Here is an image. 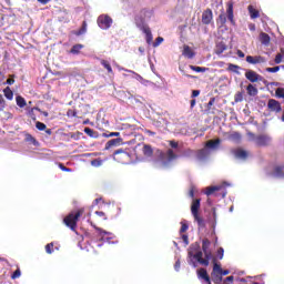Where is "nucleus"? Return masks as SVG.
Segmentation results:
<instances>
[{"label": "nucleus", "mask_w": 284, "mask_h": 284, "mask_svg": "<svg viewBox=\"0 0 284 284\" xmlns=\"http://www.w3.org/2000/svg\"><path fill=\"white\" fill-rule=\"evenodd\" d=\"M6 110V100L3 99V95L0 94V112H3Z\"/></svg>", "instance_id": "49"}, {"label": "nucleus", "mask_w": 284, "mask_h": 284, "mask_svg": "<svg viewBox=\"0 0 284 284\" xmlns=\"http://www.w3.org/2000/svg\"><path fill=\"white\" fill-rule=\"evenodd\" d=\"M246 62L251 63L252 65H256L258 63H267V59H265V57H262V55H256V57L247 55Z\"/></svg>", "instance_id": "13"}, {"label": "nucleus", "mask_w": 284, "mask_h": 284, "mask_svg": "<svg viewBox=\"0 0 284 284\" xmlns=\"http://www.w3.org/2000/svg\"><path fill=\"white\" fill-rule=\"evenodd\" d=\"M196 274H197V278L200 281H204V283H206V284H212V281L210 280V275L207 274V270L199 268L196 271Z\"/></svg>", "instance_id": "14"}, {"label": "nucleus", "mask_w": 284, "mask_h": 284, "mask_svg": "<svg viewBox=\"0 0 284 284\" xmlns=\"http://www.w3.org/2000/svg\"><path fill=\"white\" fill-rule=\"evenodd\" d=\"M193 219L197 222L199 227H205V221L201 217V215L193 216Z\"/></svg>", "instance_id": "37"}, {"label": "nucleus", "mask_w": 284, "mask_h": 284, "mask_svg": "<svg viewBox=\"0 0 284 284\" xmlns=\"http://www.w3.org/2000/svg\"><path fill=\"white\" fill-rule=\"evenodd\" d=\"M85 32H88V22L83 21L82 27L78 31H74V34L75 37H82Z\"/></svg>", "instance_id": "25"}, {"label": "nucleus", "mask_w": 284, "mask_h": 284, "mask_svg": "<svg viewBox=\"0 0 284 284\" xmlns=\"http://www.w3.org/2000/svg\"><path fill=\"white\" fill-rule=\"evenodd\" d=\"M221 272H223V268H221V265L215 263L213 265L212 276H216V274H221Z\"/></svg>", "instance_id": "38"}, {"label": "nucleus", "mask_w": 284, "mask_h": 284, "mask_svg": "<svg viewBox=\"0 0 284 284\" xmlns=\"http://www.w3.org/2000/svg\"><path fill=\"white\" fill-rule=\"evenodd\" d=\"M126 72H129L130 74H133L132 78L135 79V81H139V82L143 81V77H141V74L132 70H126Z\"/></svg>", "instance_id": "39"}, {"label": "nucleus", "mask_w": 284, "mask_h": 284, "mask_svg": "<svg viewBox=\"0 0 284 284\" xmlns=\"http://www.w3.org/2000/svg\"><path fill=\"white\" fill-rule=\"evenodd\" d=\"M281 70V67L266 68V72L276 73Z\"/></svg>", "instance_id": "55"}, {"label": "nucleus", "mask_w": 284, "mask_h": 284, "mask_svg": "<svg viewBox=\"0 0 284 284\" xmlns=\"http://www.w3.org/2000/svg\"><path fill=\"white\" fill-rule=\"evenodd\" d=\"M182 54L186 59H194V51H192V48H190L189 45H184Z\"/></svg>", "instance_id": "22"}, {"label": "nucleus", "mask_w": 284, "mask_h": 284, "mask_svg": "<svg viewBox=\"0 0 284 284\" xmlns=\"http://www.w3.org/2000/svg\"><path fill=\"white\" fill-rule=\"evenodd\" d=\"M245 78L251 83H258V81H263V77H261L256 71L246 70Z\"/></svg>", "instance_id": "12"}, {"label": "nucleus", "mask_w": 284, "mask_h": 284, "mask_svg": "<svg viewBox=\"0 0 284 284\" xmlns=\"http://www.w3.org/2000/svg\"><path fill=\"white\" fill-rule=\"evenodd\" d=\"M83 50V44H75L71 48L70 52L71 54H80Z\"/></svg>", "instance_id": "30"}, {"label": "nucleus", "mask_w": 284, "mask_h": 284, "mask_svg": "<svg viewBox=\"0 0 284 284\" xmlns=\"http://www.w3.org/2000/svg\"><path fill=\"white\" fill-rule=\"evenodd\" d=\"M235 103H242L243 101V92H237L234 97Z\"/></svg>", "instance_id": "45"}, {"label": "nucleus", "mask_w": 284, "mask_h": 284, "mask_svg": "<svg viewBox=\"0 0 284 284\" xmlns=\"http://www.w3.org/2000/svg\"><path fill=\"white\" fill-rule=\"evenodd\" d=\"M248 12L251 14V19H258L260 13L256 9L252 8V6L248 7Z\"/></svg>", "instance_id": "31"}, {"label": "nucleus", "mask_w": 284, "mask_h": 284, "mask_svg": "<svg viewBox=\"0 0 284 284\" xmlns=\"http://www.w3.org/2000/svg\"><path fill=\"white\" fill-rule=\"evenodd\" d=\"M226 14H227L229 21H231V23H234V3L232 2L227 3Z\"/></svg>", "instance_id": "21"}, {"label": "nucleus", "mask_w": 284, "mask_h": 284, "mask_svg": "<svg viewBox=\"0 0 284 284\" xmlns=\"http://www.w3.org/2000/svg\"><path fill=\"white\" fill-rule=\"evenodd\" d=\"M214 103H216V98H211L209 103L206 104V112L209 114H214Z\"/></svg>", "instance_id": "26"}, {"label": "nucleus", "mask_w": 284, "mask_h": 284, "mask_svg": "<svg viewBox=\"0 0 284 284\" xmlns=\"http://www.w3.org/2000/svg\"><path fill=\"white\" fill-rule=\"evenodd\" d=\"M164 39L162 37H158L153 43V48H159L163 43Z\"/></svg>", "instance_id": "47"}, {"label": "nucleus", "mask_w": 284, "mask_h": 284, "mask_svg": "<svg viewBox=\"0 0 284 284\" xmlns=\"http://www.w3.org/2000/svg\"><path fill=\"white\" fill-rule=\"evenodd\" d=\"M189 227L190 226L187 225V221H182L181 222L180 233L183 234V233L187 232Z\"/></svg>", "instance_id": "43"}, {"label": "nucleus", "mask_w": 284, "mask_h": 284, "mask_svg": "<svg viewBox=\"0 0 284 284\" xmlns=\"http://www.w3.org/2000/svg\"><path fill=\"white\" fill-rule=\"evenodd\" d=\"M237 57H240V59H244L245 58V53L241 50H237Z\"/></svg>", "instance_id": "63"}, {"label": "nucleus", "mask_w": 284, "mask_h": 284, "mask_svg": "<svg viewBox=\"0 0 284 284\" xmlns=\"http://www.w3.org/2000/svg\"><path fill=\"white\" fill-rule=\"evenodd\" d=\"M212 19H213V13L210 9H206L203 13H202V22L205 26H210V23H212Z\"/></svg>", "instance_id": "18"}, {"label": "nucleus", "mask_w": 284, "mask_h": 284, "mask_svg": "<svg viewBox=\"0 0 284 284\" xmlns=\"http://www.w3.org/2000/svg\"><path fill=\"white\" fill-rule=\"evenodd\" d=\"M80 217H81V211H78L75 213L71 212L68 216L63 219V223L64 225H67V227H70V230L74 232V230H77V223L79 222Z\"/></svg>", "instance_id": "5"}, {"label": "nucleus", "mask_w": 284, "mask_h": 284, "mask_svg": "<svg viewBox=\"0 0 284 284\" xmlns=\"http://www.w3.org/2000/svg\"><path fill=\"white\" fill-rule=\"evenodd\" d=\"M224 254H225V250H224L223 247H220V248L217 250V258H219L220 261H223Z\"/></svg>", "instance_id": "50"}, {"label": "nucleus", "mask_w": 284, "mask_h": 284, "mask_svg": "<svg viewBox=\"0 0 284 284\" xmlns=\"http://www.w3.org/2000/svg\"><path fill=\"white\" fill-rule=\"evenodd\" d=\"M101 65L105 68L109 74H112L113 71H112V65H110V62H108L106 60H101Z\"/></svg>", "instance_id": "34"}, {"label": "nucleus", "mask_w": 284, "mask_h": 284, "mask_svg": "<svg viewBox=\"0 0 284 284\" xmlns=\"http://www.w3.org/2000/svg\"><path fill=\"white\" fill-rule=\"evenodd\" d=\"M21 277V270L17 268L13 274L11 275V278H20Z\"/></svg>", "instance_id": "52"}, {"label": "nucleus", "mask_w": 284, "mask_h": 284, "mask_svg": "<svg viewBox=\"0 0 284 284\" xmlns=\"http://www.w3.org/2000/svg\"><path fill=\"white\" fill-rule=\"evenodd\" d=\"M113 154H114V156H116V154H122L124 158L130 156V155L128 154V152L123 151L122 149H119V150L114 151Z\"/></svg>", "instance_id": "53"}, {"label": "nucleus", "mask_w": 284, "mask_h": 284, "mask_svg": "<svg viewBox=\"0 0 284 284\" xmlns=\"http://www.w3.org/2000/svg\"><path fill=\"white\" fill-rule=\"evenodd\" d=\"M233 154H234L235 159H239L240 161H245V159H247V151L242 150V149H235L233 151Z\"/></svg>", "instance_id": "20"}, {"label": "nucleus", "mask_w": 284, "mask_h": 284, "mask_svg": "<svg viewBox=\"0 0 284 284\" xmlns=\"http://www.w3.org/2000/svg\"><path fill=\"white\" fill-rule=\"evenodd\" d=\"M36 128H37V130H40V132H43V130L47 129L45 123H43V122H37Z\"/></svg>", "instance_id": "48"}, {"label": "nucleus", "mask_w": 284, "mask_h": 284, "mask_svg": "<svg viewBox=\"0 0 284 284\" xmlns=\"http://www.w3.org/2000/svg\"><path fill=\"white\" fill-rule=\"evenodd\" d=\"M182 241L185 245H190V242L187 241V235H182Z\"/></svg>", "instance_id": "62"}, {"label": "nucleus", "mask_w": 284, "mask_h": 284, "mask_svg": "<svg viewBox=\"0 0 284 284\" xmlns=\"http://www.w3.org/2000/svg\"><path fill=\"white\" fill-rule=\"evenodd\" d=\"M91 165H92V168H101V165H103V160L94 159L91 161Z\"/></svg>", "instance_id": "40"}, {"label": "nucleus", "mask_w": 284, "mask_h": 284, "mask_svg": "<svg viewBox=\"0 0 284 284\" xmlns=\"http://www.w3.org/2000/svg\"><path fill=\"white\" fill-rule=\"evenodd\" d=\"M267 108L271 110V112H281L282 110L281 102L276 101L275 99L268 100Z\"/></svg>", "instance_id": "15"}, {"label": "nucleus", "mask_w": 284, "mask_h": 284, "mask_svg": "<svg viewBox=\"0 0 284 284\" xmlns=\"http://www.w3.org/2000/svg\"><path fill=\"white\" fill-rule=\"evenodd\" d=\"M122 144H123V139L121 138L112 139L106 142L104 150H112V148H119V145H122Z\"/></svg>", "instance_id": "16"}, {"label": "nucleus", "mask_w": 284, "mask_h": 284, "mask_svg": "<svg viewBox=\"0 0 284 284\" xmlns=\"http://www.w3.org/2000/svg\"><path fill=\"white\" fill-rule=\"evenodd\" d=\"M3 94H4L6 99H8V101H12V99H14V93L12 92V90L9 89V87H7L3 90Z\"/></svg>", "instance_id": "29"}, {"label": "nucleus", "mask_w": 284, "mask_h": 284, "mask_svg": "<svg viewBox=\"0 0 284 284\" xmlns=\"http://www.w3.org/2000/svg\"><path fill=\"white\" fill-rule=\"evenodd\" d=\"M142 153L146 159H150L154 151H152V146H150L149 144H144L142 148Z\"/></svg>", "instance_id": "23"}, {"label": "nucleus", "mask_w": 284, "mask_h": 284, "mask_svg": "<svg viewBox=\"0 0 284 284\" xmlns=\"http://www.w3.org/2000/svg\"><path fill=\"white\" fill-rule=\"evenodd\" d=\"M138 28L145 34L146 43L150 45L152 43V31L150 30V27H145L143 22H138Z\"/></svg>", "instance_id": "11"}, {"label": "nucleus", "mask_w": 284, "mask_h": 284, "mask_svg": "<svg viewBox=\"0 0 284 284\" xmlns=\"http://www.w3.org/2000/svg\"><path fill=\"white\" fill-rule=\"evenodd\" d=\"M52 247H54V243H49L45 245L47 254H52V252H53Z\"/></svg>", "instance_id": "51"}, {"label": "nucleus", "mask_w": 284, "mask_h": 284, "mask_svg": "<svg viewBox=\"0 0 284 284\" xmlns=\"http://www.w3.org/2000/svg\"><path fill=\"white\" fill-rule=\"evenodd\" d=\"M275 94L278 99H284V89L283 88H277L275 91Z\"/></svg>", "instance_id": "46"}, {"label": "nucleus", "mask_w": 284, "mask_h": 284, "mask_svg": "<svg viewBox=\"0 0 284 284\" xmlns=\"http://www.w3.org/2000/svg\"><path fill=\"white\" fill-rule=\"evenodd\" d=\"M59 168L62 170V172H72V169L65 168L63 164H59Z\"/></svg>", "instance_id": "59"}, {"label": "nucleus", "mask_w": 284, "mask_h": 284, "mask_svg": "<svg viewBox=\"0 0 284 284\" xmlns=\"http://www.w3.org/2000/svg\"><path fill=\"white\" fill-rule=\"evenodd\" d=\"M170 148L166 152L156 151V159L153 161L154 168L158 170H168L171 168L172 163L179 159V152H181V146H179V142L170 141Z\"/></svg>", "instance_id": "2"}, {"label": "nucleus", "mask_w": 284, "mask_h": 284, "mask_svg": "<svg viewBox=\"0 0 284 284\" xmlns=\"http://www.w3.org/2000/svg\"><path fill=\"white\" fill-rule=\"evenodd\" d=\"M283 57H284V54L277 53L275 57V63L276 64L283 63Z\"/></svg>", "instance_id": "54"}, {"label": "nucleus", "mask_w": 284, "mask_h": 284, "mask_svg": "<svg viewBox=\"0 0 284 284\" xmlns=\"http://www.w3.org/2000/svg\"><path fill=\"white\" fill-rule=\"evenodd\" d=\"M225 50H227V45L224 42H219L216 44V49H215L216 54L221 55L222 53L225 52Z\"/></svg>", "instance_id": "28"}, {"label": "nucleus", "mask_w": 284, "mask_h": 284, "mask_svg": "<svg viewBox=\"0 0 284 284\" xmlns=\"http://www.w3.org/2000/svg\"><path fill=\"white\" fill-rule=\"evenodd\" d=\"M231 141H234L235 143H239L241 141V133L234 132L230 135Z\"/></svg>", "instance_id": "41"}, {"label": "nucleus", "mask_w": 284, "mask_h": 284, "mask_svg": "<svg viewBox=\"0 0 284 284\" xmlns=\"http://www.w3.org/2000/svg\"><path fill=\"white\" fill-rule=\"evenodd\" d=\"M219 19L221 23H225L227 21V18L225 17V14H220Z\"/></svg>", "instance_id": "61"}, {"label": "nucleus", "mask_w": 284, "mask_h": 284, "mask_svg": "<svg viewBox=\"0 0 284 284\" xmlns=\"http://www.w3.org/2000/svg\"><path fill=\"white\" fill-rule=\"evenodd\" d=\"M190 69L193 70V72H205L207 70L206 68L196 65H190Z\"/></svg>", "instance_id": "44"}, {"label": "nucleus", "mask_w": 284, "mask_h": 284, "mask_svg": "<svg viewBox=\"0 0 284 284\" xmlns=\"http://www.w3.org/2000/svg\"><path fill=\"white\" fill-rule=\"evenodd\" d=\"M248 30H251V32H254V30H256V26L254 23L248 24Z\"/></svg>", "instance_id": "64"}, {"label": "nucleus", "mask_w": 284, "mask_h": 284, "mask_svg": "<svg viewBox=\"0 0 284 284\" xmlns=\"http://www.w3.org/2000/svg\"><path fill=\"white\" fill-rule=\"evenodd\" d=\"M94 229L97 230L98 235L100 236L99 241H106V243H109V245H114V244L119 243V241L112 242V239H115V236L112 233H110L101 227L94 226Z\"/></svg>", "instance_id": "7"}, {"label": "nucleus", "mask_w": 284, "mask_h": 284, "mask_svg": "<svg viewBox=\"0 0 284 284\" xmlns=\"http://www.w3.org/2000/svg\"><path fill=\"white\" fill-rule=\"evenodd\" d=\"M260 41H261L262 45H270V41H271L270 34L262 32L260 34Z\"/></svg>", "instance_id": "27"}, {"label": "nucleus", "mask_w": 284, "mask_h": 284, "mask_svg": "<svg viewBox=\"0 0 284 284\" xmlns=\"http://www.w3.org/2000/svg\"><path fill=\"white\" fill-rule=\"evenodd\" d=\"M197 154H199V151L196 152L190 149L184 152V156H195L196 159H199Z\"/></svg>", "instance_id": "42"}, {"label": "nucleus", "mask_w": 284, "mask_h": 284, "mask_svg": "<svg viewBox=\"0 0 284 284\" xmlns=\"http://www.w3.org/2000/svg\"><path fill=\"white\" fill-rule=\"evenodd\" d=\"M199 210H201V200H193L191 205V214L192 216H199Z\"/></svg>", "instance_id": "19"}, {"label": "nucleus", "mask_w": 284, "mask_h": 284, "mask_svg": "<svg viewBox=\"0 0 284 284\" xmlns=\"http://www.w3.org/2000/svg\"><path fill=\"white\" fill-rule=\"evenodd\" d=\"M234 283V276L226 277L222 284Z\"/></svg>", "instance_id": "58"}, {"label": "nucleus", "mask_w": 284, "mask_h": 284, "mask_svg": "<svg viewBox=\"0 0 284 284\" xmlns=\"http://www.w3.org/2000/svg\"><path fill=\"white\" fill-rule=\"evenodd\" d=\"M229 70H230V72H234L235 74H241V72H240L241 67H239L236 64H229Z\"/></svg>", "instance_id": "35"}, {"label": "nucleus", "mask_w": 284, "mask_h": 284, "mask_svg": "<svg viewBox=\"0 0 284 284\" xmlns=\"http://www.w3.org/2000/svg\"><path fill=\"white\" fill-rule=\"evenodd\" d=\"M248 135L251 136V141H254L256 145L265 146L272 143V138L270 135L262 134L256 136L253 133H248Z\"/></svg>", "instance_id": "8"}, {"label": "nucleus", "mask_w": 284, "mask_h": 284, "mask_svg": "<svg viewBox=\"0 0 284 284\" xmlns=\"http://www.w3.org/2000/svg\"><path fill=\"white\" fill-rule=\"evenodd\" d=\"M98 26L101 30H110L112 28V18L106 14H102L98 18Z\"/></svg>", "instance_id": "9"}, {"label": "nucleus", "mask_w": 284, "mask_h": 284, "mask_svg": "<svg viewBox=\"0 0 284 284\" xmlns=\"http://www.w3.org/2000/svg\"><path fill=\"white\" fill-rule=\"evenodd\" d=\"M84 134H88V136H91V139H97L98 136V133L90 128H84Z\"/></svg>", "instance_id": "32"}, {"label": "nucleus", "mask_w": 284, "mask_h": 284, "mask_svg": "<svg viewBox=\"0 0 284 284\" xmlns=\"http://www.w3.org/2000/svg\"><path fill=\"white\" fill-rule=\"evenodd\" d=\"M219 145H221V139L207 141L205 148L197 151V161H205L210 156V150H216Z\"/></svg>", "instance_id": "3"}, {"label": "nucleus", "mask_w": 284, "mask_h": 284, "mask_svg": "<svg viewBox=\"0 0 284 284\" xmlns=\"http://www.w3.org/2000/svg\"><path fill=\"white\" fill-rule=\"evenodd\" d=\"M212 258H214L212 255V242L209 239H203L202 251L199 244H192L189 247L186 263L193 268L199 267V264L207 267Z\"/></svg>", "instance_id": "1"}, {"label": "nucleus", "mask_w": 284, "mask_h": 284, "mask_svg": "<svg viewBox=\"0 0 284 284\" xmlns=\"http://www.w3.org/2000/svg\"><path fill=\"white\" fill-rule=\"evenodd\" d=\"M270 174H271V176H274L275 179H284V166L275 165L273 168V172Z\"/></svg>", "instance_id": "17"}, {"label": "nucleus", "mask_w": 284, "mask_h": 284, "mask_svg": "<svg viewBox=\"0 0 284 284\" xmlns=\"http://www.w3.org/2000/svg\"><path fill=\"white\" fill-rule=\"evenodd\" d=\"M152 17H154V11L150 9H143L140 13L135 17V26L139 28V22L143 23L144 28H148V23L152 21Z\"/></svg>", "instance_id": "4"}, {"label": "nucleus", "mask_w": 284, "mask_h": 284, "mask_svg": "<svg viewBox=\"0 0 284 284\" xmlns=\"http://www.w3.org/2000/svg\"><path fill=\"white\" fill-rule=\"evenodd\" d=\"M246 92H247L248 97H256V94H258V89H256V87H254V84L250 83L246 87Z\"/></svg>", "instance_id": "24"}, {"label": "nucleus", "mask_w": 284, "mask_h": 284, "mask_svg": "<svg viewBox=\"0 0 284 284\" xmlns=\"http://www.w3.org/2000/svg\"><path fill=\"white\" fill-rule=\"evenodd\" d=\"M216 221H217L216 207H213L211 210V213L209 214V217H207V224L213 230L212 234H216Z\"/></svg>", "instance_id": "10"}, {"label": "nucleus", "mask_w": 284, "mask_h": 284, "mask_svg": "<svg viewBox=\"0 0 284 284\" xmlns=\"http://www.w3.org/2000/svg\"><path fill=\"white\" fill-rule=\"evenodd\" d=\"M226 185H227V183L224 182L220 185L209 186L204 190V194L206 196H216L217 195L216 192H222V199H225V196L227 195V192H225Z\"/></svg>", "instance_id": "6"}, {"label": "nucleus", "mask_w": 284, "mask_h": 284, "mask_svg": "<svg viewBox=\"0 0 284 284\" xmlns=\"http://www.w3.org/2000/svg\"><path fill=\"white\" fill-rule=\"evenodd\" d=\"M212 278L214 284H221L223 282V275L219 273L215 275H212Z\"/></svg>", "instance_id": "36"}, {"label": "nucleus", "mask_w": 284, "mask_h": 284, "mask_svg": "<svg viewBox=\"0 0 284 284\" xmlns=\"http://www.w3.org/2000/svg\"><path fill=\"white\" fill-rule=\"evenodd\" d=\"M16 101H17V105L19 108H26L27 103H26V99H23L21 95H18L16 98Z\"/></svg>", "instance_id": "33"}, {"label": "nucleus", "mask_w": 284, "mask_h": 284, "mask_svg": "<svg viewBox=\"0 0 284 284\" xmlns=\"http://www.w3.org/2000/svg\"><path fill=\"white\" fill-rule=\"evenodd\" d=\"M174 270L175 272H180L181 271V260H178L174 264Z\"/></svg>", "instance_id": "57"}, {"label": "nucleus", "mask_w": 284, "mask_h": 284, "mask_svg": "<svg viewBox=\"0 0 284 284\" xmlns=\"http://www.w3.org/2000/svg\"><path fill=\"white\" fill-rule=\"evenodd\" d=\"M199 94H201V91H199V90H193V91H192V99H196V97H199Z\"/></svg>", "instance_id": "60"}, {"label": "nucleus", "mask_w": 284, "mask_h": 284, "mask_svg": "<svg viewBox=\"0 0 284 284\" xmlns=\"http://www.w3.org/2000/svg\"><path fill=\"white\" fill-rule=\"evenodd\" d=\"M104 136H106L108 139L112 138V136H121V133L120 132H111L109 134H105L104 133Z\"/></svg>", "instance_id": "56"}]
</instances>
